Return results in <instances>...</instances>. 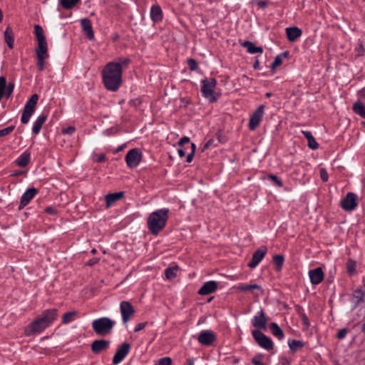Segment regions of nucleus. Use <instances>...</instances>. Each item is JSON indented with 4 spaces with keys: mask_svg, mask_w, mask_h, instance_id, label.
<instances>
[{
    "mask_svg": "<svg viewBox=\"0 0 365 365\" xmlns=\"http://www.w3.org/2000/svg\"><path fill=\"white\" fill-rule=\"evenodd\" d=\"M130 59L119 58L115 61L108 63L102 71L103 82L106 88L110 91H117L122 84V73L125 69Z\"/></svg>",
    "mask_w": 365,
    "mask_h": 365,
    "instance_id": "nucleus-1",
    "label": "nucleus"
},
{
    "mask_svg": "<svg viewBox=\"0 0 365 365\" xmlns=\"http://www.w3.org/2000/svg\"><path fill=\"white\" fill-rule=\"evenodd\" d=\"M169 210L163 208L153 212L147 220L148 227L152 235H157L165 227Z\"/></svg>",
    "mask_w": 365,
    "mask_h": 365,
    "instance_id": "nucleus-2",
    "label": "nucleus"
},
{
    "mask_svg": "<svg viewBox=\"0 0 365 365\" xmlns=\"http://www.w3.org/2000/svg\"><path fill=\"white\" fill-rule=\"evenodd\" d=\"M114 325L115 322L108 317H101L93 320L92 322V327L94 332L99 336H106L109 334Z\"/></svg>",
    "mask_w": 365,
    "mask_h": 365,
    "instance_id": "nucleus-3",
    "label": "nucleus"
},
{
    "mask_svg": "<svg viewBox=\"0 0 365 365\" xmlns=\"http://www.w3.org/2000/svg\"><path fill=\"white\" fill-rule=\"evenodd\" d=\"M202 87L201 92L202 96L209 100L210 102L213 103L217 100L218 96L214 91L217 85V81L215 78L203 79L201 81Z\"/></svg>",
    "mask_w": 365,
    "mask_h": 365,
    "instance_id": "nucleus-4",
    "label": "nucleus"
},
{
    "mask_svg": "<svg viewBox=\"0 0 365 365\" xmlns=\"http://www.w3.org/2000/svg\"><path fill=\"white\" fill-rule=\"evenodd\" d=\"M252 334L256 342L262 348L267 350L273 349V342L272 339L264 334L261 331L255 329L252 331Z\"/></svg>",
    "mask_w": 365,
    "mask_h": 365,
    "instance_id": "nucleus-5",
    "label": "nucleus"
},
{
    "mask_svg": "<svg viewBox=\"0 0 365 365\" xmlns=\"http://www.w3.org/2000/svg\"><path fill=\"white\" fill-rule=\"evenodd\" d=\"M142 159V153L138 148L130 150L125 155V160L127 165L130 168L137 167Z\"/></svg>",
    "mask_w": 365,
    "mask_h": 365,
    "instance_id": "nucleus-6",
    "label": "nucleus"
},
{
    "mask_svg": "<svg viewBox=\"0 0 365 365\" xmlns=\"http://www.w3.org/2000/svg\"><path fill=\"white\" fill-rule=\"evenodd\" d=\"M46 327H48L46 324L38 317L26 328L25 333L31 336L36 333H41Z\"/></svg>",
    "mask_w": 365,
    "mask_h": 365,
    "instance_id": "nucleus-7",
    "label": "nucleus"
},
{
    "mask_svg": "<svg viewBox=\"0 0 365 365\" xmlns=\"http://www.w3.org/2000/svg\"><path fill=\"white\" fill-rule=\"evenodd\" d=\"M264 106L260 105L250 116L249 128L251 130H255L259 126L264 115Z\"/></svg>",
    "mask_w": 365,
    "mask_h": 365,
    "instance_id": "nucleus-8",
    "label": "nucleus"
},
{
    "mask_svg": "<svg viewBox=\"0 0 365 365\" xmlns=\"http://www.w3.org/2000/svg\"><path fill=\"white\" fill-rule=\"evenodd\" d=\"M120 309L122 315V320L126 324L135 313L133 306L127 301H123L120 304Z\"/></svg>",
    "mask_w": 365,
    "mask_h": 365,
    "instance_id": "nucleus-9",
    "label": "nucleus"
},
{
    "mask_svg": "<svg viewBox=\"0 0 365 365\" xmlns=\"http://www.w3.org/2000/svg\"><path fill=\"white\" fill-rule=\"evenodd\" d=\"M130 350V345L127 342L123 343L118 346L113 358V364L116 365L120 364L127 356Z\"/></svg>",
    "mask_w": 365,
    "mask_h": 365,
    "instance_id": "nucleus-10",
    "label": "nucleus"
},
{
    "mask_svg": "<svg viewBox=\"0 0 365 365\" xmlns=\"http://www.w3.org/2000/svg\"><path fill=\"white\" fill-rule=\"evenodd\" d=\"M216 339L215 334L211 330L202 331L197 336L199 343L204 346L212 345Z\"/></svg>",
    "mask_w": 365,
    "mask_h": 365,
    "instance_id": "nucleus-11",
    "label": "nucleus"
},
{
    "mask_svg": "<svg viewBox=\"0 0 365 365\" xmlns=\"http://www.w3.org/2000/svg\"><path fill=\"white\" fill-rule=\"evenodd\" d=\"M356 195L353 192H349L341 201V207L346 211H351L357 206Z\"/></svg>",
    "mask_w": 365,
    "mask_h": 365,
    "instance_id": "nucleus-12",
    "label": "nucleus"
},
{
    "mask_svg": "<svg viewBox=\"0 0 365 365\" xmlns=\"http://www.w3.org/2000/svg\"><path fill=\"white\" fill-rule=\"evenodd\" d=\"M38 193V190L35 187H30L22 195L18 210H21L26 207L30 201Z\"/></svg>",
    "mask_w": 365,
    "mask_h": 365,
    "instance_id": "nucleus-13",
    "label": "nucleus"
},
{
    "mask_svg": "<svg viewBox=\"0 0 365 365\" xmlns=\"http://www.w3.org/2000/svg\"><path fill=\"white\" fill-rule=\"evenodd\" d=\"M267 249L266 247H260L252 255L251 260L248 263L250 268H255L258 265L266 255Z\"/></svg>",
    "mask_w": 365,
    "mask_h": 365,
    "instance_id": "nucleus-14",
    "label": "nucleus"
},
{
    "mask_svg": "<svg viewBox=\"0 0 365 365\" xmlns=\"http://www.w3.org/2000/svg\"><path fill=\"white\" fill-rule=\"evenodd\" d=\"M267 322V319L265 317L264 312L262 309H261L252 320V326L259 329H265Z\"/></svg>",
    "mask_w": 365,
    "mask_h": 365,
    "instance_id": "nucleus-15",
    "label": "nucleus"
},
{
    "mask_svg": "<svg viewBox=\"0 0 365 365\" xmlns=\"http://www.w3.org/2000/svg\"><path fill=\"white\" fill-rule=\"evenodd\" d=\"M58 310L56 309H46L39 317L48 327L56 319Z\"/></svg>",
    "mask_w": 365,
    "mask_h": 365,
    "instance_id": "nucleus-16",
    "label": "nucleus"
},
{
    "mask_svg": "<svg viewBox=\"0 0 365 365\" xmlns=\"http://www.w3.org/2000/svg\"><path fill=\"white\" fill-rule=\"evenodd\" d=\"M81 26L83 32L86 34L89 40L94 38V32L93 31L91 21L88 18H84L81 20Z\"/></svg>",
    "mask_w": 365,
    "mask_h": 365,
    "instance_id": "nucleus-17",
    "label": "nucleus"
},
{
    "mask_svg": "<svg viewBox=\"0 0 365 365\" xmlns=\"http://www.w3.org/2000/svg\"><path fill=\"white\" fill-rule=\"evenodd\" d=\"M217 289V282L215 281H209L205 282L198 290L200 295H207L213 293Z\"/></svg>",
    "mask_w": 365,
    "mask_h": 365,
    "instance_id": "nucleus-18",
    "label": "nucleus"
},
{
    "mask_svg": "<svg viewBox=\"0 0 365 365\" xmlns=\"http://www.w3.org/2000/svg\"><path fill=\"white\" fill-rule=\"evenodd\" d=\"M110 342L105 339L95 340L91 344V350L94 354H99L108 348Z\"/></svg>",
    "mask_w": 365,
    "mask_h": 365,
    "instance_id": "nucleus-19",
    "label": "nucleus"
},
{
    "mask_svg": "<svg viewBox=\"0 0 365 365\" xmlns=\"http://www.w3.org/2000/svg\"><path fill=\"white\" fill-rule=\"evenodd\" d=\"M309 275L311 282L313 284H319L324 279V272L321 267H317L310 270L309 272Z\"/></svg>",
    "mask_w": 365,
    "mask_h": 365,
    "instance_id": "nucleus-20",
    "label": "nucleus"
},
{
    "mask_svg": "<svg viewBox=\"0 0 365 365\" xmlns=\"http://www.w3.org/2000/svg\"><path fill=\"white\" fill-rule=\"evenodd\" d=\"M302 30L296 26L288 27L286 29L287 37L291 42L296 41L302 36Z\"/></svg>",
    "mask_w": 365,
    "mask_h": 365,
    "instance_id": "nucleus-21",
    "label": "nucleus"
},
{
    "mask_svg": "<svg viewBox=\"0 0 365 365\" xmlns=\"http://www.w3.org/2000/svg\"><path fill=\"white\" fill-rule=\"evenodd\" d=\"M150 18L155 22L160 21L163 19V11L160 6L153 5L150 9Z\"/></svg>",
    "mask_w": 365,
    "mask_h": 365,
    "instance_id": "nucleus-22",
    "label": "nucleus"
},
{
    "mask_svg": "<svg viewBox=\"0 0 365 365\" xmlns=\"http://www.w3.org/2000/svg\"><path fill=\"white\" fill-rule=\"evenodd\" d=\"M365 296V291L363 292L361 289H356L354 291L351 297V301L354 303V307H358L361 302H364Z\"/></svg>",
    "mask_w": 365,
    "mask_h": 365,
    "instance_id": "nucleus-23",
    "label": "nucleus"
},
{
    "mask_svg": "<svg viewBox=\"0 0 365 365\" xmlns=\"http://www.w3.org/2000/svg\"><path fill=\"white\" fill-rule=\"evenodd\" d=\"M123 197V192L110 193V194L107 195L106 196V207H109L114 202L120 200Z\"/></svg>",
    "mask_w": 365,
    "mask_h": 365,
    "instance_id": "nucleus-24",
    "label": "nucleus"
},
{
    "mask_svg": "<svg viewBox=\"0 0 365 365\" xmlns=\"http://www.w3.org/2000/svg\"><path fill=\"white\" fill-rule=\"evenodd\" d=\"M244 48H247V51L250 53H257L263 52V48L261 46H256L252 42L246 41L242 43Z\"/></svg>",
    "mask_w": 365,
    "mask_h": 365,
    "instance_id": "nucleus-25",
    "label": "nucleus"
},
{
    "mask_svg": "<svg viewBox=\"0 0 365 365\" xmlns=\"http://www.w3.org/2000/svg\"><path fill=\"white\" fill-rule=\"evenodd\" d=\"M47 116L42 114L38 117L34 123L32 131L34 134L37 135L39 133L43 124L46 122Z\"/></svg>",
    "mask_w": 365,
    "mask_h": 365,
    "instance_id": "nucleus-26",
    "label": "nucleus"
},
{
    "mask_svg": "<svg viewBox=\"0 0 365 365\" xmlns=\"http://www.w3.org/2000/svg\"><path fill=\"white\" fill-rule=\"evenodd\" d=\"M302 133L304 135V136L307 139L308 146L309 148L312 150L318 148L319 144L317 143L310 131L303 130L302 131Z\"/></svg>",
    "mask_w": 365,
    "mask_h": 365,
    "instance_id": "nucleus-27",
    "label": "nucleus"
},
{
    "mask_svg": "<svg viewBox=\"0 0 365 365\" xmlns=\"http://www.w3.org/2000/svg\"><path fill=\"white\" fill-rule=\"evenodd\" d=\"M4 39L9 48L14 47V33L12 29L8 26L4 31Z\"/></svg>",
    "mask_w": 365,
    "mask_h": 365,
    "instance_id": "nucleus-28",
    "label": "nucleus"
},
{
    "mask_svg": "<svg viewBox=\"0 0 365 365\" xmlns=\"http://www.w3.org/2000/svg\"><path fill=\"white\" fill-rule=\"evenodd\" d=\"M352 110L356 114L365 118V105L360 101H358L353 104Z\"/></svg>",
    "mask_w": 365,
    "mask_h": 365,
    "instance_id": "nucleus-29",
    "label": "nucleus"
},
{
    "mask_svg": "<svg viewBox=\"0 0 365 365\" xmlns=\"http://www.w3.org/2000/svg\"><path fill=\"white\" fill-rule=\"evenodd\" d=\"M237 289L240 292H246L251 291L254 294V290H262V287L257 284H240L237 287Z\"/></svg>",
    "mask_w": 365,
    "mask_h": 365,
    "instance_id": "nucleus-30",
    "label": "nucleus"
},
{
    "mask_svg": "<svg viewBox=\"0 0 365 365\" xmlns=\"http://www.w3.org/2000/svg\"><path fill=\"white\" fill-rule=\"evenodd\" d=\"M30 161V153L28 152L23 153L16 160V163L20 167H25Z\"/></svg>",
    "mask_w": 365,
    "mask_h": 365,
    "instance_id": "nucleus-31",
    "label": "nucleus"
},
{
    "mask_svg": "<svg viewBox=\"0 0 365 365\" xmlns=\"http://www.w3.org/2000/svg\"><path fill=\"white\" fill-rule=\"evenodd\" d=\"M38 42V48L36 50V56H48V48L46 40L37 41Z\"/></svg>",
    "mask_w": 365,
    "mask_h": 365,
    "instance_id": "nucleus-32",
    "label": "nucleus"
},
{
    "mask_svg": "<svg viewBox=\"0 0 365 365\" xmlns=\"http://www.w3.org/2000/svg\"><path fill=\"white\" fill-rule=\"evenodd\" d=\"M269 328L274 336L277 337L279 339H283L284 336V332L277 323H271L269 325Z\"/></svg>",
    "mask_w": 365,
    "mask_h": 365,
    "instance_id": "nucleus-33",
    "label": "nucleus"
},
{
    "mask_svg": "<svg viewBox=\"0 0 365 365\" xmlns=\"http://www.w3.org/2000/svg\"><path fill=\"white\" fill-rule=\"evenodd\" d=\"M34 111H35V110H34V109L24 107L23 113L21 115V123L23 124H26L29 121V119H30L31 116L33 115V113H34Z\"/></svg>",
    "mask_w": 365,
    "mask_h": 365,
    "instance_id": "nucleus-34",
    "label": "nucleus"
},
{
    "mask_svg": "<svg viewBox=\"0 0 365 365\" xmlns=\"http://www.w3.org/2000/svg\"><path fill=\"white\" fill-rule=\"evenodd\" d=\"M77 312L72 311L65 313L62 317V323L68 324L75 320Z\"/></svg>",
    "mask_w": 365,
    "mask_h": 365,
    "instance_id": "nucleus-35",
    "label": "nucleus"
},
{
    "mask_svg": "<svg viewBox=\"0 0 365 365\" xmlns=\"http://www.w3.org/2000/svg\"><path fill=\"white\" fill-rule=\"evenodd\" d=\"M80 0H59L61 6L65 9H71L73 8Z\"/></svg>",
    "mask_w": 365,
    "mask_h": 365,
    "instance_id": "nucleus-36",
    "label": "nucleus"
},
{
    "mask_svg": "<svg viewBox=\"0 0 365 365\" xmlns=\"http://www.w3.org/2000/svg\"><path fill=\"white\" fill-rule=\"evenodd\" d=\"M38 100V96L37 94H33L29 101L26 103L24 107L35 110L36 104Z\"/></svg>",
    "mask_w": 365,
    "mask_h": 365,
    "instance_id": "nucleus-37",
    "label": "nucleus"
},
{
    "mask_svg": "<svg viewBox=\"0 0 365 365\" xmlns=\"http://www.w3.org/2000/svg\"><path fill=\"white\" fill-rule=\"evenodd\" d=\"M288 56H289V52L288 51H284L282 53H281L280 55L277 56L275 57L273 63L271 65V68L273 70L275 68H277L279 66H280L282 64V56L287 57Z\"/></svg>",
    "mask_w": 365,
    "mask_h": 365,
    "instance_id": "nucleus-38",
    "label": "nucleus"
},
{
    "mask_svg": "<svg viewBox=\"0 0 365 365\" xmlns=\"http://www.w3.org/2000/svg\"><path fill=\"white\" fill-rule=\"evenodd\" d=\"M289 347L292 351H296L303 347L304 343L299 340L292 339L288 341Z\"/></svg>",
    "mask_w": 365,
    "mask_h": 365,
    "instance_id": "nucleus-39",
    "label": "nucleus"
},
{
    "mask_svg": "<svg viewBox=\"0 0 365 365\" xmlns=\"http://www.w3.org/2000/svg\"><path fill=\"white\" fill-rule=\"evenodd\" d=\"M34 34L36 37L37 41H45L46 37L44 36L43 30L42 27L38 24L34 26Z\"/></svg>",
    "mask_w": 365,
    "mask_h": 365,
    "instance_id": "nucleus-40",
    "label": "nucleus"
},
{
    "mask_svg": "<svg viewBox=\"0 0 365 365\" xmlns=\"http://www.w3.org/2000/svg\"><path fill=\"white\" fill-rule=\"evenodd\" d=\"M178 269V266L168 267L165 270V274L166 278L168 279H172L175 278L176 277V274H177L176 272H177Z\"/></svg>",
    "mask_w": 365,
    "mask_h": 365,
    "instance_id": "nucleus-41",
    "label": "nucleus"
},
{
    "mask_svg": "<svg viewBox=\"0 0 365 365\" xmlns=\"http://www.w3.org/2000/svg\"><path fill=\"white\" fill-rule=\"evenodd\" d=\"M356 264L354 260L349 259L346 263V270L349 275H353L356 272Z\"/></svg>",
    "mask_w": 365,
    "mask_h": 365,
    "instance_id": "nucleus-42",
    "label": "nucleus"
},
{
    "mask_svg": "<svg viewBox=\"0 0 365 365\" xmlns=\"http://www.w3.org/2000/svg\"><path fill=\"white\" fill-rule=\"evenodd\" d=\"M284 258L281 255H276L273 257V262L275 264L277 270L281 269L284 263Z\"/></svg>",
    "mask_w": 365,
    "mask_h": 365,
    "instance_id": "nucleus-43",
    "label": "nucleus"
},
{
    "mask_svg": "<svg viewBox=\"0 0 365 365\" xmlns=\"http://www.w3.org/2000/svg\"><path fill=\"white\" fill-rule=\"evenodd\" d=\"M37 56V66L40 71L44 70V61L48 56Z\"/></svg>",
    "mask_w": 365,
    "mask_h": 365,
    "instance_id": "nucleus-44",
    "label": "nucleus"
},
{
    "mask_svg": "<svg viewBox=\"0 0 365 365\" xmlns=\"http://www.w3.org/2000/svg\"><path fill=\"white\" fill-rule=\"evenodd\" d=\"M172 359L170 357H163L158 360L155 365H171Z\"/></svg>",
    "mask_w": 365,
    "mask_h": 365,
    "instance_id": "nucleus-45",
    "label": "nucleus"
},
{
    "mask_svg": "<svg viewBox=\"0 0 365 365\" xmlns=\"http://www.w3.org/2000/svg\"><path fill=\"white\" fill-rule=\"evenodd\" d=\"M14 125H10L7 128L0 130V137H4L10 134L14 130Z\"/></svg>",
    "mask_w": 365,
    "mask_h": 365,
    "instance_id": "nucleus-46",
    "label": "nucleus"
},
{
    "mask_svg": "<svg viewBox=\"0 0 365 365\" xmlns=\"http://www.w3.org/2000/svg\"><path fill=\"white\" fill-rule=\"evenodd\" d=\"M268 178L274 182L278 187H281L283 186L282 180L276 175L270 174L268 175Z\"/></svg>",
    "mask_w": 365,
    "mask_h": 365,
    "instance_id": "nucleus-47",
    "label": "nucleus"
},
{
    "mask_svg": "<svg viewBox=\"0 0 365 365\" xmlns=\"http://www.w3.org/2000/svg\"><path fill=\"white\" fill-rule=\"evenodd\" d=\"M14 88V85L12 83H9L8 85L6 84V88L4 91V95L9 98L11 93H13Z\"/></svg>",
    "mask_w": 365,
    "mask_h": 365,
    "instance_id": "nucleus-48",
    "label": "nucleus"
},
{
    "mask_svg": "<svg viewBox=\"0 0 365 365\" xmlns=\"http://www.w3.org/2000/svg\"><path fill=\"white\" fill-rule=\"evenodd\" d=\"M187 65L191 71H195L197 68V63L192 58L187 59Z\"/></svg>",
    "mask_w": 365,
    "mask_h": 365,
    "instance_id": "nucleus-49",
    "label": "nucleus"
},
{
    "mask_svg": "<svg viewBox=\"0 0 365 365\" xmlns=\"http://www.w3.org/2000/svg\"><path fill=\"white\" fill-rule=\"evenodd\" d=\"M349 330L347 328H344V329H340L338 331L337 335H336L337 339H343L344 338H345V336L347 334V333L349 332Z\"/></svg>",
    "mask_w": 365,
    "mask_h": 365,
    "instance_id": "nucleus-50",
    "label": "nucleus"
},
{
    "mask_svg": "<svg viewBox=\"0 0 365 365\" xmlns=\"http://www.w3.org/2000/svg\"><path fill=\"white\" fill-rule=\"evenodd\" d=\"M320 178L323 182H327L329 178L328 173L324 168H321L319 170Z\"/></svg>",
    "mask_w": 365,
    "mask_h": 365,
    "instance_id": "nucleus-51",
    "label": "nucleus"
},
{
    "mask_svg": "<svg viewBox=\"0 0 365 365\" xmlns=\"http://www.w3.org/2000/svg\"><path fill=\"white\" fill-rule=\"evenodd\" d=\"M262 355H257L252 358V362L255 365H265L261 361Z\"/></svg>",
    "mask_w": 365,
    "mask_h": 365,
    "instance_id": "nucleus-52",
    "label": "nucleus"
},
{
    "mask_svg": "<svg viewBox=\"0 0 365 365\" xmlns=\"http://www.w3.org/2000/svg\"><path fill=\"white\" fill-rule=\"evenodd\" d=\"M75 130H76L75 127H73V126H68V127H67L66 128H63L62 130V133L63 134H66V135H71V134H73L74 133Z\"/></svg>",
    "mask_w": 365,
    "mask_h": 365,
    "instance_id": "nucleus-53",
    "label": "nucleus"
},
{
    "mask_svg": "<svg viewBox=\"0 0 365 365\" xmlns=\"http://www.w3.org/2000/svg\"><path fill=\"white\" fill-rule=\"evenodd\" d=\"M147 324L148 323L146 322L138 324L134 329V331L138 332L143 329L146 327Z\"/></svg>",
    "mask_w": 365,
    "mask_h": 365,
    "instance_id": "nucleus-54",
    "label": "nucleus"
},
{
    "mask_svg": "<svg viewBox=\"0 0 365 365\" xmlns=\"http://www.w3.org/2000/svg\"><path fill=\"white\" fill-rule=\"evenodd\" d=\"M106 157L105 154L101 153V154L96 155L95 161H96L98 163H103L106 160Z\"/></svg>",
    "mask_w": 365,
    "mask_h": 365,
    "instance_id": "nucleus-55",
    "label": "nucleus"
},
{
    "mask_svg": "<svg viewBox=\"0 0 365 365\" xmlns=\"http://www.w3.org/2000/svg\"><path fill=\"white\" fill-rule=\"evenodd\" d=\"M99 262V258L98 257H94L93 259H91L90 260H88L86 263V264L88 266H93L94 264H96L97 263H98Z\"/></svg>",
    "mask_w": 365,
    "mask_h": 365,
    "instance_id": "nucleus-56",
    "label": "nucleus"
},
{
    "mask_svg": "<svg viewBox=\"0 0 365 365\" xmlns=\"http://www.w3.org/2000/svg\"><path fill=\"white\" fill-rule=\"evenodd\" d=\"M190 142V138L187 136L182 137L180 141L178 142L179 146H182L185 143H187Z\"/></svg>",
    "mask_w": 365,
    "mask_h": 365,
    "instance_id": "nucleus-57",
    "label": "nucleus"
},
{
    "mask_svg": "<svg viewBox=\"0 0 365 365\" xmlns=\"http://www.w3.org/2000/svg\"><path fill=\"white\" fill-rule=\"evenodd\" d=\"M215 140L213 139H210L206 142V143L204 145L202 150L207 149L210 146H212L214 143Z\"/></svg>",
    "mask_w": 365,
    "mask_h": 365,
    "instance_id": "nucleus-58",
    "label": "nucleus"
},
{
    "mask_svg": "<svg viewBox=\"0 0 365 365\" xmlns=\"http://www.w3.org/2000/svg\"><path fill=\"white\" fill-rule=\"evenodd\" d=\"M280 362L282 365H290L291 364L290 359L287 357H282Z\"/></svg>",
    "mask_w": 365,
    "mask_h": 365,
    "instance_id": "nucleus-59",
    "label": "nucleus"
},
{
    "mask_svg": "<svg viewBox=\"0 0 365 365\" xmlns=\"http://www.w3.org/2000/svg\"><path fill=\"white\" fill-rule=\"evenodd\" d=\"M358 96L361 100L365 101V87L359 91Z\"/></svg>",
    "mask_w": 365,
    "mask_h": 365,
    "instance_id": "nucleus-60",
    "label": "nucleus"
},
{
    "mask_svg": "<svg viewBox=\"0 0 365 365\" xmlns=\"http://www.w3.org/2000/svg\"><path fill=\"white\" fill-rule=\"evenodd\" d=\"M45 212L48 214L53 215L56 213V210L53 207H47Z\"/></svg>",
    "mask_w": 365,
    "mask_h": 365,
    "instance_id": "nucleus-61",
    "label": "nucleus"
},
{
    "mask_svg": "<svg viewBox=\"0 0 365 365\" xmlns=\"http://www.w3.org/2000/svg\"><path fill=\"white\" fill-rule=\"evenodd\" d=\"M302 320H303L304 324L306 325V327H308L309 326V319H308L307 317L305 314H304L302 316Z\"/></svg>",
    "mask_w": 365,
    "mask_h": 365,
    "instance_id": "nucleus-62",
    "label": "nucleus"
},
{
    "mask_svg": "<svg viewBox=\"0 0 365 365\" xmlns=\"http://www.w3.org/2000/svg\"><path fill=\"white\" fill-rule=\"evenodd\" d=\"M194 155L193 153H190V154L187 155V159H186V162L187 163H191L192 159H193V157H194Z\"/></svg>",
    "mask_w": 365,
    "mask_h": 365,
    "instance_id": "nucleus-63",
    "label": "nucleus"
},
{
    "mask_svg": "<svg viewBox=\"0 0 365 365\" xmlns=\"http://www.w3.org/2000/svg\"><path fill=\"white\" fill-rule=\"evenodd\" d=\"M178 153L179 156L181 158H182L185 155V151L182 148H179L178 150Z\"/></svg>",
    "mask_w": 365,
    "mask_h": 365,
    "instance_id": "nucleus-64",
    "label": "nucleus"
}]
</instances>
